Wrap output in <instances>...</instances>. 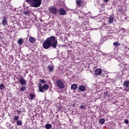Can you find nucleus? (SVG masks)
Returning a JSON list of instances; mask_svg holds the SVG:
<instances>
[{
    "instance_id": "obj_1",
    "label": "nucleus",
    "mask_w": 129,
    "mask_h": 129,
    "mask_svg": "<svg viewBox=\"0 0 129 129\" xmlns=\"http://www.w3.org/2000/svg\"><path fill=\"white\" fill-rule=\"evenodd\" d=\"M57 45H58V41L56 37L52 36L46 38L44 41L43 47L44 49H49L50 47H52L53 49H56L57 48Z\"/></svg>"
},
{
    "instance_id": "obj_2",
    "label": "nucleus",
    "mask_w": 129,
    "mask_h": 129,
    "mask_svg": "<svg viewBox=\"0 0 129 129\" xmlns=\"http://www.w3.org/2000/svg\"><path fill=\"white\" fill-rule=\"evenodd\" d=\"M26 2L32 8H39L42 3L41 0H26Z\"/></svg>"
},
{
    "instance_id": "obj_3",
    "label": "nucleus",
    "mask_w": 129,
    "mask_h": 129,
    "mask_svg": "<svg viewBox=\"0 0 129 129\" xmlns=\"http://www.w3.org/2000/svg\"><path fill=\"white\" fill-rule=\"evenodd\" d=\"M48 89H49V85L44 84L42 86V84H39L38 90L40 92L44 93L46 90H48Z\"/></svg>"
},
{
    "instance_id": "obj_4",
    "label": "nucleus",
    "mask_w": 129,
    "mask_h": 129,
    "mask_svg": "<svg viewBox=\"0 0 129 129\" xmlns=\"http://www.w3.org/2000/svg\"><path fill=\"white\" fill-rule=\"evenodd\" d=\"M56 84L57 87H59L60 89H63L64 87V83H63V82L60 80H56Z\"/></svg>"
},
{
    "instance_id": "obj_5",
    "label": "nucleus",
    "mask_w": 129,
    "mask_h": 129,
    "mask_svg": "<svg viewBox=\"0 0 129 129\" xmlns=\"http://www.w3.org/2000/svg\"><path fill=\"white\" fill-rule=\"evenodd\" d=\"M49 11L51 14H56L58 10L56 7H51L49 8Z\"/></svg>"
},
{
    "instance_id": "obj_6",
    "label": "nucleus",
    "mask_w": 129,
    "mask_h": 129,
    "mask_svg": "<svg viewBox=\"0 0 129 129\" xmlns=\"http://www.w3.org/2000/svg\"><path fill=\"white\" fill-rule=\"evenodd\" d=\"M2 25L4 27L6 26H7L8 25V20L7 19V17H3L2 18Z\"/></svg>"
},
{
    "instance_id": "obj_7",
    "label": "nucleus",
    "mask_w": 129,
    "mask_h": 129,
    "mask_svg": "<svg viewBox=\"0 0 129 129\" xmlns=\"http://www.w3.org/2000/svg\"><path fill=\"white\" fill-rule=\"evenodd\" d=\"M19 82L22 85H26V84H27V82L23 77L20 78Z\"/></svg>"
},
{
    "instance_id": "obj_8",
    "label": "nucleus",
    "mask_w": 129,
    "mask_h": 129,
    "mask_svg": "<svg viewBox=\"0 0 129 129\" xmlns=\"http://www.w3.org/2000/svg\"><path fill=\"white\" fill-rule=\"evenodd\" d=\"M58 12L61 16H64V15L66 14V11H65V10L63 8L59 9L58 10Z\"/></svg>"
},
{
    "instance_id": "obj_9",
    "label": "nucleus",
    "mask_w": 129,
    "mask_h": 129,
    "mask_svg": "<svg viewBox=\"0 0 129 129\" xmlns=\"http://www.w3.org/2000/svg\"><path fill=\"white\" fill-rule=\"evenodd\" d=\"M101 73H102V71L100 69H98L95 71L96 75H101Z\"/></svg>"
},
{
    "instance_id": "obj_10",
    "label": "nucleus",
    "mask_w": 129,
    "mask_h": 129,
    "mask_svg": "<svg viewBox=\"0 0 129 129\" xmlns=\"http://www.w3.org/2000/svg\"><path fill=\"white\" fill-rule=\"evenodd\" d=\"M123 86L125 87L126 89H129V81H125L123 83Z\"/></svg>"
},
{
    "instance_id": "obj_11",
    "label": "nucleus",
    "mask_w": 129,
    "mask_h": 129,
    "mask_svg": "<svg viewBox=\"0 0 129 129\" xmlns=\"http://www.w3.org/2000/svg\"><path fill=\"white\" fill-rule=\"evenodd\" d=\"M78 89L80 90V91L83 92V91H85V90H86V87L85 86H80Z\"/></svg>"
},
{
    "instance_id": "obj_12",
    "label": "nucleus",
    "mask_w": 129,
    "mask_h": 129,
    "mask_svg": "<svg viewBox=\"0 0 129 129\" xmlns=\"http://www.w3.org/2000/svg\"><path fill=\"white\" fill-rule=\"evenodd\" d=\"M19 118H20V116H19V115H15L13 118L14 120L12 121V122L13 123H15V121H18V120H19Z\"/></svg>"
},
{
    "instance_id": "obj_13",
    "label": "nucleus",
    "mask_w": 129,
    "mask_h": 129,
    "mask_svg": "<svg viewBox=\"0 0 129 129\" xmlns=\"http://www.w3.org/2000/svg\"><path fill=\"white\" fill-rule=\"evenodd\" d=\"M78 88V86L76 84L72 85L71 86V89H72V90H75V89H77Z\"/></svg>"
},
{
    "instance_id": "obj_14",
    "label": "nucleus",
    "mask_w": 129,
    "mask_h": 129,
    "mask_svg": "<svg viewBox=\"0 0 129 129\" xmlns=\"http://www.w3.org/2000/svg\"><path fill=\"white\" fill-rule=\"evenodd\" d=\"M108 23H109V24H111L112 23H113V17L110 16L108 18Z\"/></svg>"
},
{
    "instance_id": "obj_15",
    "label": "nucleus",
    "mask_w": 129,
    "mask_h": 129,
    "mask_svg": "<svg viewBox=\"0 0 129 129\" xmlns=\"http://www.w3.org/2000/svg\"><path fill=\"white\" fill-rule=\"evenodd\" d=\"M17 42L21 46V45H23V42H24V40L22 38H19Z\"/></svg>"
},
{
    "instance_id": "obj_16",
    "label": "nucleus",
    "mask_w": 129,
    "mask_h": 129,
    "mask_svg": "<svg viewBox=\"0 0 129 129\" xmlns=\"http://www.w3.org/2000/svg\"><path fill=\"white\" fill-rule=\"evenodd\" d=\"M35 41L36 39H35V38L32 37H30L29 38V42H30L31 43H35Z\"/></svg>"
},
{
    "instance_id": "obj_17",
    "label": "nucleus",
    "mask_w": 129,
    "mask_h": 129,
    "mask_svg": "<svg viewBox=\"0 0 129 129\" xmlns=\"http://www.w3.org/2000/svg\"><path fill=\"white\" fill-rule=\"evenodd\" d=\"M86 105L83 104V103H82L81 106L79 107V108H81V109H86Z\"/></svg>"
},
{
    "instance_id": "obj_18",
    "label": "nucleus",
    "mask_w": 129,
    "mask_h": 129,
    "mask_svg": "<svg viewBox=\"0 0 129 129\" xmlns=\"http://www.w3.org/2000/svg\"><path fill=\"white\" fill-rule=\"evenodd\" d=\"M34 97H35V95L33 94H30L29 97V99L30 100H33L34 99Z\"/></svg>"
},
{
    "instance_id": "obj_19",
    "label": "nucleus",
    "mask_w": 129,
    "mask_h": 129,
    "mask_svg": "<svg viewBox=\"0 0 129 129\" xmlns=\"http://www.w3.org/2000/svg\"><path fill=\"white\" fill-rule=\"evenodd\" d=\"M49 71H50V72H52V71H53V70H54V68H53V66H51V65H49L48 67H47Z\"/></svg>"
},
{
    "instance_id": "obj_20",
    "label": "nucleus",
    "mask_w": 129,
    "mask_h": 129,
    "mask_svg": "<svg viewBox=\"0 0 129 129\" xmlns=\"http://www.w3.org/2000/svg\"><path fill=\"white\" fill-rule=\"evenodd\" d=\"M45 127L46 129H50L52 128V124H46L45 125Z\"/></svg>"
},
{
    "instance_id": "obj_21",
    "label": "nucleus",
    "mask_w": 129,
    "mask_h": 129,
    "mask_svg": "<svg viewBox=\"0 0 129 129\" xmlns=\"http://www.w3.org/2000/svg\"><path fill=\"white\" fill-rule=\"evenodd\" d=\"M82 2L81 0H76V4L77 6H81Z\"/></svg>"
},
{
    "instance_id": "obj_22",
    "label": "nucleus",
    "mask_w": 129,
    "mask_h": 129,
    "mask_svg": "<svg viewBox=\"0 0 129 129\" xmlns=\"http://www.w3.org/2000/svg\"><path fill=\"white\" fill-rule=\"evenodd\" d=\"M104 95L105 98H107V97H109V94L107 92H105L104 93Z\"/></svg>"
},
{
    "instance_id": "obj_23",
    "label": "nucleus",
    "mask_w": 129,
    "mask_h": 129,
    "mask_svg": "<svg viewBox=\"0 0 129 129\" xmlns=\"http://www.w3.org/2000/svg\"><path fill=\"white\" fill-rule=\"evenodd\" d=\"M104 122H105V120H104V119L102 118V119H100L99 120V123H100L101 124H103V123H104Z\"/></svg>"
},
{
    "instance_id": "obj_24",
    "label": "nucleus",
    "mask_w": 129,
    "mask_h": 129,
    "mask_svg": "<svg viewBox=\"0 0 129 129\" xmlns=\"http://www.w3.org/2000/svg\"><path fill=\"white\" fill-rule=\"evenodd\" d=\"M23 14L25 16H28V15H30V12L29 11H25L23 12Z\"/></svg>"
},
{
    "instance_id": "obj_25",
    "label": "nucleus",
    "mask_w": 129,
    "mask_h": 129,
    "mask_svg": "<svg viewBox=\"0 0 129 129\" xmlns=\"http://www.w3.org/2000/svg\"><path fill=\"white\" fill-rule=\"evenodd\" d=\"M6 88V86H5V85L2 84L0 85V90H3V89H4Z\"/></svg>"
},
{
    "instance_id": "obj_26",
    "label": "nucleus",
    "mask_w": 129,
    "mask_h": 129,
    "mask_svg": "<svg viewBox=\"0 0 129 129\" xmlns=\"http://www.w3.org/2000/svg\"><path fill=\"white\" fill-rule=\"evenodd\" d=\"M17 125H22V124H23V122L22 121L18 120L17 121Z\"/></svg>"
},
{
    "instance_id": "obj_27",
    "label": "nucleus",
    "mask_w": 129,
    "mask_h": 129,
    "mask_svg": "<svg viewBox=\"0 0 129 129\" xmlns=\"http://www.w3.org/2000/svg\"><path fill=\"white\" fill-rule=\"evenodd\" d=\"M26 87L25 86H22L21 88H20V90L21 91H25L26 90Z\"/></svg>"
},
{
    "instance_id": "obj_28",
    "label": "nucleus",
    "mask_w": 129,
    "mask_h": 129,
    "mask_svg": "<svg viewBox=\"0 0 129 129\" xmlns=\"http://www.w3.org/2000/svg\"><path fill=\"white\" fill-rule=\"evenodd\" d=\"M40 82L43 84H45V83H46V81L44 79L40 80Z\"/></svg>"
},
{
    "instance_id": "obj_29",
    "label": "nucleus",
    "mask_w": 129,
    "mask_h": 129,
    "mask_svg": "<svg viewBox=\"0 0 129 129\" xmlns=\"http://www.w3.org/2000/svg\"><path fill=\"white\" fill-rule=\"evenodd\" d=\"M113 45L114 46H115V47H116V46H117L118 45V42H114Z\"/></svg>"
},
{
    "instance_id": "obj_30",
    "label": "nucleus",
    "mask_w": 129,
    "mask_h": 129,
    "mask_svg": "<svg viewBox=\"0 0 129 129\" xmlns=\"http://www.w3.org/2000/svg\"><path fill=\"white\" fill-rule=\"evenodd\" d=\"M17 114H21L22 113V111L21 110H17Z\"/></svg>"
},
{
    "instance_id": "obj_31",
    "label": "nucleus",
    "mask_w": 129,
    "mask_h": 129,
    "mask_svg": "<svg viewBox=\"0 0 129 129\" xmlns=\"http://www.w3.org/2000/svg\"><path fill=\"white\" fill-rule=\"evenodd\" d=\"M124 122H125V123H126V124L128 123V120L125 119L124 120Z\"/></svg>"
},
{
    "instance_id": "obj_32",
    "label": "nucleus",
    "mask_w": 129,
    "mask_h": 129,
    "mask_svg": "<svg viewBox=\"0 0 129 129\" xmlns=\"http://www.w3.org/2000/svg\"><path fill=\"white\" fill-rule=\"evenodd\" d=\"M104 3H108L109 2V0H104Z\"/></svg>"
},
{
    "instance_id": "obj_33",
    "label": "nucleus",
    "mask_w": 129,
    "mask_h": 129,
    "mask_svg": "<svg viewBox=\"0 0 129 129\" xmlns=\"http://www.w3.org/2000/svg\"><path fill=\"white\" fill-rule=\"evenodd\" d=\"M1 38H2V36L0 35V39H1Z\"/></svg>"
},
{
    "instance_id": "obj_34",
    "label": "nucleus",
    "mask_w": 129,
    "mask_h": 129,
    "mask_svg": "<svg viewBox=\"0 0 129 129\" xmlns=\"http://www.w3.org/2000/svg\"><path fill=\"white\" fill-rule=\"evenodd\" d=\"M123 30H124V28H123Z\"/></svg>"
}]
</instances>
